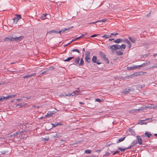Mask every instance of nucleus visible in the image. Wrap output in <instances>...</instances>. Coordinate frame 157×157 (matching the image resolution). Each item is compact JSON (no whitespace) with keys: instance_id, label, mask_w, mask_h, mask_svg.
Masks as SVG:
<instances>
[{"instance_id":"1","label":"nucleus","mask_w":157,"mask_h":157,"mask_svg":"<svg viewBox=\"0 0 157 157\" xmlns=\"http://www.w3.org/2000/svg\"><path fill=\"white\" fill-rule=\"evenodd\" d=\"M99 54L100 56L105 61L106 63H109V60L108 58L106 57V55L105 53L102 52H99Z\"/></svg>"},{"instance_id":"2","label":"nucleus","mask_w":157,"mask_h":157,"mask_svg":"<svg viewBox=\"0 0 157 157\" xmlns=\"http://www.w3.org/2000/svg\"><path fill=\"white\" fill-rule=\"evenodd\" d=\"M90 53L89 52H86L85 53V60L88 63L90 62Z\"/></svg>"},{"instance_id":"3","label":"nucleus","mask_w":157,"mask_h":157,"mask_svg":"<svg viewBox=\"0 0 157 157\" xmlns=\"http://www.w3.org/2000/svg\"><path fill=\"white\" fill-rule=\"evenodd\" d=\"M16 17L13 19V22L17 24L19 20L21 19V16L20 14H16Z\"/></svg>"},{"instance_id":"4","label":"nucleus","mask_w":157,"mask_h":157,"mask_svg":"<svg viewBox=\"0 0 157 157\" xmlns=\"http://www.w3.org/2000/svg\"><path fill=\"white\" fill-rule=\"evenodd\" d=\"M51 137L53 139L56 140L57 138L59 137L60 136L59 135L57 134V133H53L50 135Z\"/></svg>"},{"instance_id":"5","label":"nucleus","mask_w":157,"mask_h":157,"mask_svg":"<svg viewBox=\"0 0 157 157\" xmlns=\"http://www.w3.org/2000/svg\"><path fill=\"white\" fill-rule=\"evenodd\" d=\"M80 94V92L77 91H75L73 93H71V94H65V96H74L75 95H77Z\"/></svg>"},{"instance_id":"6","label":"nucleus","mask_w":157,"mask_h":157,"mask_svg":"<svg viewBox=\"0 0 157 157\" xmlns=\"http://www.w3.org/2000/svg\"><path fill=\"white\" fill-rule=\"evenodd\" d=\"M23 38V36H20L19 37H13V38L12 39V40H13V41H19L21 40Z\"/></svg>"},{"instance_id":"7","label":"nucleus","mask_w":157,"mask_h":157,"mask_svg":"<svg viewBox=\"0 0 157 157\" xmlns=\"http://www.w3.org/2000/svg\"><path fill=\"white\" fill-rule=\"evenodd\" d=\"M152 134L150 132H146L144 135L141 136L142 137H144V136L147 137L148 138H150V136H151Z\"/></svg>"},{"instance_id":"8","label":"nucleus","mask_w":157,"mask_h":157,"mask_svg":"<svg viewBox=\"0 0 157 157\" xmlns=\"http://www.w3.org/2000/svg\"><path fill=\"white\" fill-rule=\"evenodd\" d=\"M107 21V19L104 18V19H101V20H99L97 21L94 22L90 23H89V24H94L96 23L101 22H105V21Z\"/></svg>"},{"instance_id":"9","label":"nucleus","mask_w":157,"mask_h":157,"mask_svg":"<svg viewBox=\"0 0 157 157\" xmlns=\"http://www.w3.org/2000/svg\"><path fill=\"white\" fill-rule=\"evenodd\" d=\"M124 42L127 43L128 45V48H130L132 46V44L131 42L127 39H126L123 41Z\"/></svg>"},{"instance_id":"10","label":"nucleus","mask_w":157,"mask_h":157,"mask_svg":"<svg viewBox=\"0 0 157 157\" xmlns=\"http://www.w3.org/2000/svg\"><path fill=\"white\" fill-rule=\"evenodd\" d=\"M131 91V90L129 89H125L122 92L123 94H126L129 93Z\"/></svg>"},{"instance_id":"11","label":"nucleus","mask_w":157,"mask_h":157,"mask_svg":"<svg viewBox=\"0 0 157 157\" xmlns=\"http://www.w3.org/2000/svg\"><path fill=\"white\" fill-rule=\"evenodd\" d=\"M97 60V56H93L92 59V61L94 63H97L98 64H99V65L101 63H99V62H98V61H96Z\"/></svg>"},{"instance_id":"12","label":"nucleus","mask_w":157,"mask_h":157,"mask_svg":"<svg viewBox=\"0 0 157 157\" xmlns=\"http://www.w3.org/2000/svg\"><path fill=\"white\" fill-rule=\"evenodd\" d=\"M13 38V37H9L5 38L3 39V41H13V40H12V39Z\"/></svg>"},{"instance_id":"13","label":"nucleus","mask_w":157,"mask_h":157,"mask_svg":"<svg viewBox=\"0 0 157 157\" xmlns=\"http://www.w3.org/2000/svg\"><path fill=\"white\" fill-rule=\"evenodd\" d=\"M129 39L133 43H134L136 41V39L135 38L132 37L130 36H128Z\"/></svg>"},{"instance_id":"14","label":"nucleus","mask_w":157,"mask_h":157,"mask_svg":"<svg viewBox=\"0 0 157 157\" xmlns=\"http://www.w3.org/2000/svg\"><path fill=\"white\" fill-rule=\"evenodd\" d=\"M70 29V28H65L59 31H58V33H63L66 31L69 30Z\"/></svg>"},{"instance_id":"15","label":"nucleus","mask_w":157,"mask_h":157,"mask_svg":"<svg viewBox=\"0 0 157 157\" xmlns=\"http://www.w3.org/2000/svg\"><path fill=\"white\" fill-rule=\"evenodd\" d=\"M16 96V95H8L6 97H5L6 100H7V99H9L10 98H13L15 97Z\"/></svg>"},{"instance_id":"16","label":"nucleus","mask_w":157,"mask_h":157,"mask_svg":"<svg viewBox=\"0 0 157 157\" xmlns=\"http://www.w3.org/2000/svg\"><path fill=\"white\" fill-rule=\"evenodd\" d=\"M35 75H36V74L35 73H33L32 74H31V75H27L24 76L23 77V78H30V77L33 76Z\"/></svg>"},{"instance_id":"17","label":"nucleus","mask_w":157,"mask_h":157,"mask_svg":"<svg viewBox=\"0 0 157 157\" xmlns=\"http://www.w3.org/2000/svg\"><path fill=\"white\" fill-rule=\"evenodd\" d=\"M147 64V63H144L140 65L136 66H137L136 67H137V69H138V68H139L141 67H145V66H146Z\"/></svg>"},{"instance_id":"18","label":"nucleus","mask_w":157,"mask_h":157,"mask_svg":"<svg viewBox=\"0 0 157 157\" xmlns=\"http://www.w3.org/2000/svg\"><path fill=\"white\" fill-rule=\"evenodd\" d=\"M137 140L138 142V143L140 145L142 144V139L140 138L139 136H137Z\"/></svg>"},{"instance_id":"19","label":"nucleus","mask_w":157,"mask_h":157,"mask_svg":"<svg viewBox=\"0 0 157 157\" xmlns=\"http://www.w3.org/2000/svg\"><path fill=\"white\" fill-rule=\"evenodd\" d=\"M80 60V59L79 57H77L74 61L75 63L77 64H78Z\"/></svg>"},{"instance_id":"20","label":"nucleus","mask_w":157,"mask_h":157,"mask_svg":"<svg viewBox=\"0 0 157 157\" xmlns=\"http://www.w3.org/2000/svg\"><path fill=\"white\" fill-rule=\"evenodd\" d=\"M137 66H133V67H127V69L128 70H134L135 69H137Z\"/></svg>"},{"instance_id":"21","label":"nucleus","mask_w":157,"mask_h":157,"mask_svg":"<svg viewBox=\"0 0 157 157\" xmlns=\"http://www.w3.org/2000/svg\"><path fill=\"white\" fill-rule=\"evenodd\" d=\"M125 138V137H124L121 138L117 140V143H119L123 141L124 140Z\"/></svg>"},{"instance_id":"22","label":"nucleus","mask_w":157,"mask_h":157,"mask_svg":"<svg viewBox=\"0 0 157 157\" xmlns=\"http://www.w3.org/2000/svg\"><path fill=\"white\" fill-rule=\"evenodd\" d=\"M122 40L120 39H118L114 41V42L116 43H119L121 42Z\"/></svg>"},{"instance_id":"23","label":"nucleus","mask_w":157,"mask_h":157,"mask_svg":"<svg viewBox=\"0 0 157 157\" xmlns=\"http://www.w3.org/2000/svg\"><path fill=\"white\" fill-rule=\"evenodd\" d=\"M120 49L121 50L123 51L126 48V45L124 44H122L121 46H120Z\"/></svg>"},{"instance_id":"24","label":"nucleus","mask_w":157,"mask_h":157,"mask_svg":"<svg viewBox=\"0 0 157 157\" xmlns=\"http://www.w3.org/2000/svg\"><path fill=\"white\" fill-rule=\"evenodd\" d=\"M74 58V57H70L68 58L67 59H64V61L65 62H68V61H70V60H71V59H73Z\"/></svg>"},{"instance_id":"25","label":"nucleus","mask_w":157,"mask_h":157,"mask_svg":"<svg viewBox=\"0 0 157 157\" xmlns=\"http://www.w3.org/2000/svg\"><path fill=\"white\" fill-rule=\"evenodd\" d=\"M48 33L49 34H51L52 33H58V31H56V30H52L51 31H49L48 32Z\"/></svg>"},{"instance_id":"26","label":"nucleus","mask_w":157,"mask_h":157,"mask_svg":"<svg viewBox=\"0 0 157 157\" xmlns=\"http://www.w3.org/2000/svg\"><path fill=\"white\" fill-rule=\"evenodd\" d=\"M53 127H56L57 126L60 125H62L61 124L59 123H57L54 124H52Z\"/></svg>"},{"instance_id":"27","label":"nucleus","mask_w":157,"mask_h":157,"mask_svg":"<svg viewBox=\"0 0 157 157\" xmlns=\"http://www.w3.org/2000/svg\"><path fill=\"white\" fill-rule=\"evenodd\" d=\"M116 53L117 55L118 56L122 55L123 54V53L122 52L120 51H117Z\"/></svg>"},{"instance_id":"28","label":"nucleus","mask_w":157,"mask_h":157,"mask_svg":"<svg viewBox=\"0 0 157 157\" xmlns=\"http://www.w3.org/2000/svg\"><path fill=\"white\" fill-rule=\"evenodd\" d=\"M111 37V35H105L102 36V37L103 38H110Z\"/></svg>"},{"instance_id":"29","label":"nucleus","mask_w":157,"mask_h":157,"mask_svg":"<svg viewBox=\"0 0 157 157\" xmlns=\"http://www.w3.org/2000/svg\"><path fill=\"white\" fill-rule=\"evenodd\" d=\"M47 14H43L41 16L40 18L42 20H44L46 18V16Z\"/></svg>"},{"instance_id":"30","label":"nucleus","mask_w":157,"mask_h":157,"mask_svg":"<svg viewBox=\"0 0 157 157\" xmlns=\"http://www.w3.org/2000/svg\"><path fill=\"white\" fill-rule=\"evenodd\" d=\"M84 64V61L82 59H81L80 60V63H79V65L80 66H82Z\"/></svg>"},{"instance_id":"31","label":"nucleus","mask_w":157,"mask_h":157,"mask_svg":"<svg viewBox=\"0 0 157 157\" xmlns=\"http://www.w3.org/2000/svg\"><path fill=\"white\" fill-rule=\"evenodd\" d=\"M41 140L43 141H48L49 140V139L48 137L47 138H46L42 137L41 138Z\"/></svg>"},{"instance_id":"32","label":"nucleus","mask_w":157,"mask_h":157,"mask_svg":"<svg viewBox=\"0 0 157 157\" xmlns=\"http://www.w3.org/2000/svg\"><path fill=\"white\" fill-rule=\"evenodd\" d=\"M109 48L111 49H113V50H115V44L110 46L109 47Z\"/></svg>"},{"instance_id":"33","label":"nucleus","mask_w":157,"mask_h":157,"mask_svg":"<svg viewBox=\"0 0 157 157\" xmlns=\"http://www.w3.org/2000/svg\"><path fill=\"white\" fill-rule=\"evenodd\" d=\"M85 152L87 154H90L91 152V151L90 150H86L85 151Z\"/></svg>"},{"instance_id":"34","label":"nucleus","mask_w":157,"mask_h":157,"mask_svg":"<svg viewBox=\"0 0 157 157\" xmlns=\"http://www.w3.org/2000/svg\"><path fill=\"white\" fill-rule=\"evenodd\" d=\"M115 49H120V46L117 44H115Z\"/></svg>"},{"instance_id":"35","label":"nucleus","mask_w":157,"mask_h":157,"mask_svg":"<svg viewBox=\"0 0 157 157\" xmlns=\"http://www.w3.org/2000/svg\"><path fill=\"white\" fill-rule=\"evenodd\" d=\"M25 104H23V103H20V104H17L16 105V106H20L21 107H22L24 105H25Z\"/></svg>"},{"instance_id":"36","label":"nucleus","mask_w":157,"mask_h":157,"mask_svg":"<svg viewBox=\"0 0 157 157\" xmlns=\"http://www.w3.org/2000/svg\"><path fill=\"white\" fill-rule=\"evenodd\" d=\"M118 149H120L121 151L122 152H124V151H125V150L126 149H126V148L125 149L119 147Z\"/></svg>"},{"instance_id":"37","label":"nucleus","mask_w":157,"mask_h":157,"mask_svg":"<svg viewBox=\"0 0 157 157\" xmlns=\"http://www.w3.org/2000/svg\"><path fill=\"white\" fill-rule=\"evenodd\" d=\"M134 76H139V72H135V73H134L133 75Z\"/></svg>"},{"instance_id":"38","label":"nucleus","mask_w":157,"mask_h":157,"mask_svg":"<svg viewBox=\"0 0 157 157\" xmlns=\"http://www.w3.org/2000/svg\"><path fill=\"white\" fill-rule=\"evenodd\" d=\"M139 75H143L144 73H146V72H139Z\"/></svg>"},{"instance_id":"39","label":"nucleus","mask_w":157,"mask_h":157,"mask_svg":"<svg viewBox=\"0 0 157 157\" xmlns=\"http://www.w3.org/2000/svg\"><path fill=\"white\" fill-rule=\"evenodd\" d=\"M72 52H78V53H79V50L78 49H75L73 50H72Z\"/></svg>"},{"instance_id":"40","label":"nucleus","mask_w":157,"mask_h":157,"mask_svg":"<svg viewBox=\"0 0 157 157\" xmlns=\"http://www.w3.org/2000/svg\"><path fill=\"white\" fill-rule=\"evenodd\" d=\"M95 100H96V101H98L99 102H101L102 101V100H101L100 99H98V98H97V99H95Z\"/></svg>"},{"instance_id":"41","label":"nucleus","mask_w":157,"mask_h":157,"mask_svg":"<svg viewBox=\"0 0 157 157\" xmlns=\"http://www.w3.org/2000/svg\"><path fill=\"white\" fill-rule=\"evenodd\" d=\"M77 40V39H76V38H75L74 39H73L70 43H68V44H70L71 43H72V42L75 41Z\"/></svg>"},{"instance_id":"42","label":"nucleus","mask_w":157,"mask_h":157,"mask_svg":"<svg viewBox=\"0 0 157 157\" xmlns=\"http://www.w3.org/2000/svg\"><path fill=\"white\" fill-rule=\"evenodd\" d=\"M157 67V63L151 67V68H154Z\"/></svg>"},{"instance_id":"43","label":"nucleus","mask_w":157,"mask_h":157,"mask_svg":"<svg viewBox=\"0 0 157 157\" xmlns=\"http://www.w3.org/2000/svg\"><path fill=\"white\" fill-rule=\"evenodd\" d=\"M98 34H94L91 36V37H93L96 36L97 35H98Z\"/></svg>"},{"instance_id":"44","label":"nucleus","mask_w":157,"mask_h":157,"mask_svg":"<svg viewBox=\"0 0 157 157\" xmlns=\"http://www.w3.org/2000/svg\"><path fill=\"white\" fill-rule=\"evenodd\" d=\"M144 120H141L140 122H139V123L140 124H145V123L143 122V121H144Z\"/></svg>"},{"instance_id":"45","label":"nucleus","mask_w":157,"mask_h":157,"mask_svg":"<svg viewBox=\"0 0 157 157\" xmlns=\"http://www.w3.org/2000/svg\"><path fill=\"white\" fill-rule=\"evenodd\" d=\"M119 151H115L113 153V155H115L116 154H117V153H119Z\"/></svg>"},{"instance_id":"46","label":"nucleus","mask_w":157,"mask_h":157,"mask_svg":"<svg viewBox=\"0 0 157 157\" xmlns=\"http://www.w3.org/2000/svg\"><path fill=\"white\" fill-rule=\"evenodd\" d=\"M118 33H115L114 34V33H112L111 34V35H115V36H116L117 35H118Z\"/></svg>"},{"instance_id":"47","label":"nucleus","mask_w":157,"mask_h":157,"mask_svg":"<svg viewBox=\"0 0 157 157\" xmlns=\"http://www.w3.org/2000/svg\"><path fill=\"white\" fill-rule=\"evenodd\" d=\"M133 146V145H131L130 146L128 147L127 148H126V149H130Z\"/></svg>"},{"instance_id":"48","label":"nucleus","mask_w":157,"mask_h":157,"mask_svg":"<svg viewBox=\"0 0 157 157\" xmlns=\"http://www.w3.org/2000/svg\"><path fill=\"white\" fill-rule=\"evenodd\" d=\"M149 107L151 108H153V105H151L150 106H149Z\"/></svg>"},{"instance_id":"49","label":"nucleus","mask_w":157,"mask_h":157,"mask_svg":"<svg viewBox=\"0 0 157 157\" xmlns=\"http://www.w3.org/2000/svg\"><path fill=\"white\" fill-rule=\"evenodd\" d=\"M137 143L136 141H134L133 142V143H132L133 144L132 145H134L135 144H136Z\"/></svg>"},{"instance_id":"50","label":"nucleus","mask_w":157,"mask_h":157,"mask_svg":"<svg viewBox=\"0 0 157 157\" xmlns=\"http://www.w3.org/2000/svg\"><path fill=\"white\" fill-rule=\"evenodd\" d=\"M87 33H86V34H82L81 36V37H83L84 36L86 35H87Z\"/></svg>"},{"instance_id":"51","label":"nucleus","mask_w":157,"mask_h":157,"mask_svg":"<svg viewBox=\"0 0 157 157\" xmlns=\"http://www.w3.org/2000/svg\"><path fill=\"white\" fill-rule=\"evenodd\" d=\"M0 101H3V100L2 98V96L0 97Z\"/></svg>"},{"instance_id":"52","label":"nucleus","mask_w":157,"mask_h":157,"mask_svg":"<svg viewBox=\"0 0 157 157\" xmlns=\"http://www.w3.org/2000/svg\"><path fill=\"white\" fill-rule=\"evenodd\" d=\"M153 109L157 108V105H153Z\"/></svg>"},{"instance_id":"53","label":"nucleus","mask_w":157,"mask_h":157,"mask_svg":"<svg viewBox=\"0 0 157 157\" xmlns=\"http://www.w3.org/2000/svg\"><path fill=\"white\" fill-rule=\"evenodd\" d=\"M50 114H51L50 112H48V113H47V115H46V116H49Z\"/></svg>"},{"instance_id":"54","label":"nucleus","mask_w":157,"mask_h":157,"mask_svg":"<svg viewBox=\"0 0 157 157\" xmlns=\"http://www.w3.org/2000/svg\"><path fill=\"white\" fill-rule=\"evenodd\" d=\"M17 101L18 102H20L21 101V99H16Z\"/></svg>"},{"instance_id":"55","label":"nucleus","mask_w":157,"mask_h":157,"mask_svg":"<svg viewBox=\"0 0 157 157\" xmlns=\"http://www.w3.org/2000/svg\"><path fill=\"white\" fill-rule=\"evenodd\" d=\"M2 96V98L3 99V101H4V100H6L5 97H4L3 96Z\"/></svg>"},{"instance_id":"56","label":"nucleus","mask_w":157,"mask_h":157,"mask_svg":"<svg viewBox=\"0 0 157 157\" xmlns=\"http://www.w3.org/2000/svg\"><path fill=\"white\" fill-rule=\"evenodd\" d=\"M79 103L80 104H81V105H83V104H84V103L82 102H79Z\"/></svg>"},{"instance_id":"57","label":"nucleus","mask_w":157,"mask_h":157,"mask_svg":"<svg viewBox=\"0 0 157 157\" xmlns=\"http://www.w3.org/2000/svg\"><path fill=\"white\" fill-rule=\"evenodd\" d=\"M81 37V36H79L78 37L76 38L77 39V40H78V39H79V38H80Z\"/></svg>"},{"instance_id":"58","label":"nucleus","mask_w":157,"mask_h":157,"mask_svg":"<svg viewBox=\"0 0 157 157\" xmlns=\"http://www.w3.org/2000/svg\"><path fill=\"white\" fill-rule=\"evenodd\" d=\"M46 71H44L42 72V73L41 74H44V73H45Z\"/></svg>"},{"instance_id":"59","label":"nucleus","mask_w":157,"mask_h":157,"mask_svg":"<svg viewBox=\"0 0 157 157\" xmlns=\"http://www.w3.org/2000/svg\"><path fill=\"white\" fill-rule=\"evenodd\" d=\"M157 55V54H155L154 55V57H155Z\"/></svg>"},{"instance_id":"60","label":"nucleus","mask_w":157,"mask_h":157,"mask_svg":"<svg viewBox=\"0 0 157 157\" xmlns=\"http://www.w3.org/2000/svg\"><path fill=\"white\" fill-rule=\"evenodd\" d=\"M114 40V39H109V40H110V41H112V40Z\"/></svg>"},{"instance_id":"61","label":"nucleus","mask_w":157,"mask_h":157,"mask_svg":"<svg viewBox=\"0 0 157 157\" xmlns=\"http://www.w3.org/2000/svg\"><path fill=\"white\" fill-rule=\"evenodd\" d=\"M154 135L157 137V134H154Z\"/></svg>"},{"instance_id":"62","label":"nucleus","mask_w":157,"mask_h":157,"mask_svg":"<svg viewBox=\"0 0 157 157\" xmlns=\"http://www.w3.org/2000/svg\"><path fill=\"white\" fill-rule=\"evenodd\" d=\"M13 101H14V100H11V102H13Z\"/></svg>"},{"instance_id":"63","label":"nucleus","mask_w":157,"mask_h":157,"mask_svg":"<svg viewBox=\"0 0 157 157\" xmlns=\"http://www.w3.org/2000/svg\"><path fill=\"white\" fill-rule=\"evenodd\" d=\"M83 51H85L84 48H83Z\"/></svg>"},{"instance_id":"64","label":"nucleus","mask_w":157,"mask_h":157,"mask_svg":"<svg viewBox=\"0 0 157 157\" xmlns=\"http://www.w3.org/2000/svg\"><path fill=\"white\" fill-rule=\"evenodd\" d=\"M1 84L0 83V85H1Z\"/></svg>"}]
</instances>
